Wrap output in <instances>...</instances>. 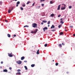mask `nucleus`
Instances as JSON below:
<instances>
[{"label": "nucleus", "mask_w": 75, "mask_h": 75, "mask_svg": "<svg viewBox=\"0 0 75 75\" xmlns=\"http://www.w3.org/2000/svg\"><path fill=\"white\" fill-rule=\"evenodd\" d=\"M32 27L34 28H35L37 26V24L35 23H33L32 25Z\"/></svg>", "instance_id": "f257e3e1"}, {"label": "nucleus", "mask_w": 75, "mask_h": 75, "mask_svg": "<svg viewBox=\"0 0 75 75\" xmlns=\"http://www.w3.org/2000/svg\"><path fill=\"white\" fill-rule=\"evenodd\" d=\"M17 64H21L22 63V62H21V61L19 60L17 61Z\"/></svg>", "instance_id": "f03ea898"}, {"label": "nucleus", "mask_w": 75, "mask_h": 75, "mask_svg": "<svg viewBox=\"0 0 75 75\" xmlns=\"http://www.w3.org/2000/svg\"><path fill=\"white\" fill-rule=\"evenodd\" d=\"M12 53H8V56L10 57H13V55H12Z\"/></svg>", "instance_id": "7ed1b4c3"}, {"label": "nucleus", "mask_w": 75, "mask_h": 75, "mask_svg": "<svg viewBox=\"0 0 75 75\" xmlns=\"http://www.w3.org/2000/svg\"><path fill=\"white\" fill-rule=\"evenodd\" d=\"M20 2L19 1L17 2L16 3L17 5H16V7H18V4H20Z\"/></svg>", "instance_id": "20e7f679"}, {"label": "nucleus", "mask_w": 75, "mask_h": 75, "mask_svg": "<svg viewBox=\"0 0 75 75\" xmlns=\"http://www.w3.org/2000/svg\"><path fill=\"white\" fill-rule=\"evenodd\" d=\"M48 29V28L47 27H45V28H43V31H45V30H47Z\"/></svg>", "instance_id": "39448f33"}, {"label": "nucleus", "mask_w": 75, "mask_h": 75, "mask_svg": "<svg viewBox=\"0 0 75 75\" xmlns=\"http://www.w3.org/2000/svg\"><path fill=\"white\" fill-rule=\"evenodd\" d=\"M60 7H61V5H59L58 6V8H57L58 10H60Z\"/></svg>", "instance_id": "423d86ee"}, {"label": "nucleus", "mask_w": 75, "mask_h": 75, "mask_svg": "<svg viewBox=\"0 0 75 75\" xmlns=\"http://www.w3.org/2000/svg\"><path fill=\"white\" fill-rule=\"evenodd\" d=\"M16 75H21V73L19 72H17L16 74Z\"/></svg>", "instance_id": "0eeeda50"}, {"label": "nucleus", "mask_w": 75, "mask_h": 75, "mask_svg": "<svg viewBox=\"0 0 75 75\" xmlns=\"http://www.w3.org/2000/svg\"><path fill=\"white\" fill-rule=\"evenodd\" d=\"M50 16L52 17H54V14L53 13L51 14L50 15Z\"/></svg>", "instance_id": "6e6552de"}, {"label": "nucleus", "mask_w": 75, "mask_h": 75, "mask_svg": "<svg viewBox=\"0 0 75 75\" xmlns=\"http://www.w3.org/2000/svg\"><path fill=\"white\" fill-rule=\"evenodd\" d=\"M3 72H8V71L7 70L5 69L3 70Z\"/></svg>", "instance_id": "1a4fd4ad"}, {"label": "nucleus", "mask_w": 75, "mask_h": 75, "mask_svg": "<svg viewBox=\"0 0 75 75\" xmlns=\"http://www.w3.org/2000/svg\"><path fill=\"white\" fill-rule=\"evenodd\" d=\"M38 31V29H36V30H35V31L34 32V34H35V33H36Z\"/></svg>", "instance_id": "9d476101"}, {"label": "nucleus", "mask_w": 75, "mask_h": 75, "mask_svg": "<svg viewBox=\"0 0 75 75\" xmlns=\"http://www.w3.org/2000/svg\"><path fill=\"white\" fill-rule=\"evenodd\" d=\"M54 25H52V26L51 27V28H55V26Z\"/></svg>", "instance_id": "9b49d317"}, {"label": "nucleus", "mask_w": 75, "mask_h": 75, "mask_svg": "<svg viewBox=\"0 0 75 75\" xmlns=\"http://www.w3.org/2000/svg\"><path fill=\"white\" fill-rule=\"evenodd\" d=\"M39 51H40V50H38L37 52V54H40V53L39 52Z\"/></svg>", "instance_id": "f8f14e48"}, {"label": "nucleus", "mask_w": 75, "mask_h": 75, "mask_svg": "<svg viewBox=\"0 0 75 75\" xmlns=\"http://www.w3.org/2000/svg\"><path fill=\"white\" fill-rule=\"evenodd\" d=\"M24 58H25L23 56L21 57V60H23V59H24Z\"/></svg>", "instance_id": "ddd939ff"}, {"label": "nucleus", "mask_w": 75, "mask_h": 75, "mask_svg": "<svg viewBox=\"0 0 75 75\" xmlns=\"http://www.w3.org/2000/svg\"><path fill=\"white\" fill-rule=\"evenodd\" d=\"M66 8L65 7H62L61 8V9L62 10H65Z\"/></svg>", "instance_id": "4468645a"}, {"label": "nucleus", "mask_w": 75, "mask_h": 75, "mask_svg": "<svg viewBox=\"0 0 75 75\" xmlns=\"http://www.w3.org/2000/svg\"><path fill=\"white\" fill-rule=\"evenodd\" d=\"M7 36H8V37H9V38H10V37H11V35L9 34H8Z\"/></svg>", "instance_id": "2eb2a0df"}, {"label": "nucleus", "mask_w": 75, "mask_h": 75, "mask_svg": "<svg viewBox=\"0 0 75 75\" xmlns=\"http://www.w3.org/2000/svg\"><path fill=\"white\" fill-rule=\"evenodd\" d=\"M63 34L64 33H63V32H62L59 33V35H63Z\"/></svg>", "instance_id": "dca6fc26"}, {"label": "nucleus", "mask_w": 75, "mask_h": 75, "mask_svg": "<svg viewBox=\"0 0 75 75\" xmlns=\"http://www.w3.org/2000/svg\"><path fill=\"white\" fill-rule=\"evenodd\" d=\"M42 21L43 23H46L47 22V21Z\"/></svg>", "instance_id": "f3484780"}, {"label": "nucleus", "mask_w": 75, "mask_h": 75, "mask_svg": "<svg viewBox=\"0 0 75 75\" xmlns=\"http://www.w3.org/2000/svg\"><path fill=\"white\" fill-rule=\"evenodd\" d=\"M50 4H53L54 3V2L53 1H51L50 2Z\"/></svg>", "instance_id": "a211bd4d"}, {"label": "nucleus", "mask_w": 75, "mask_h": 75, "mask_svg": "<svg viewBox=\"0 0 75 75\" xmlns=\"http://www.w3.org/2000/svg\"><path fill=\"white\" fill-rule=\"evenodd\" d=\"M11 10H10V9L8 11V13H11Z\"/></svg>", "instance_id": "6ab92c4d"}, {"label": "nucleus", "mask_w": 75, "mask_h": 75, "mask_svg": "<svg viewBox=\"0 0 75 75\" xmlns=\"http://www.w3.org/2000/svg\"><path fill=\"white\" fill-rule=\"evenodd\" d=\"M35 66V64H33L31 65V67H34Z\"/></svg>", "instance_id": "aec40b11"}, {"label": "nucleus", "mask_w": 75, "mask_h": 75, "mask_svg": "<svg viewBox=\"0 0 75 75\" xmlns=\"http://www.w3.org/2000/svg\"><path fill=\"white\" fill-rule=\"evenodd\" d=\"M64 18H61L60 19V21H64Z\"/></svg>", "instance_id": "412c9836"}, {"label": "nucleus", "mask_w": 75, "mask_h": 75, "mask_svg": "<svg viewBox=\"0 0 75 75\" xmlns=\"http://www.w3.org/2000/svg\"><path fill=\"white\" fill-rule=\"evenodd\" d=\"M64 22L62 21H60V23H61V24H64Z\"/></svg>", "instance_id": "4be33fe9"}, {"label": "nucleus", "mask_w": 75, "mask_h": 75, "mask_svg": "<svg viewBox=\"0 0 75 75\" xmlns=\"http://www.w3.org/2000/svg\"><path fill=\"white\" fill-rule=\"evenodd\" d=\"M59 47H62V45L61 44H59Z\"/></svg>", "instance_id": "5701e85b"}, {"label": "nucleus", "mask_w": 75, "mask_h": 75, "mask_svg": "<svg viewBox=\"0 0 75 75\" xmlns=\"http://www.w3.org/2000/svg\"><path fill=\"white\" fill-rule=\"evenodd\" d=\"M22 7H25V4H24V5H22Z\"/></svg>", "instance_id": "b1692460"}, {"label": "nucleus", "mask_w": 75, "mask_h": 75, "mask_svg": "<svg viewBox=\"0 0 75 75\" xmlns=\"http://www.w3.org/2000/svg\"><path fill=\"white\" fill-rule=\"evenodd\" d=\"M24 67L25 68V69L26 70H27V69H27V66H24Z\"/></svg>", "instance_id": "393cba45"}, {"label": "nucleus", "mask_w": 75, "mask_h": 75, "mask_svg": "<svg viewBox=\"0 0 75 75\" xmlns=\"http://www.w3.org/2000/svg\"><path fill=\"white\" fill-rule=\"evenodd\" d=\"M31 3V2L30 1H28L26 3L27 4H28L29 3Z\"/></svg>", "instance_id": "a878e982"}, {"label": "nucleus", "mask_w": 75, "mask_h": 75, "mask_svg": "<svg viewBox=\"0 0 75 75\" xmlns=\"http://www.w3.org/2000/svg\"><path fill=\"white\" fill-rule=\"evenodd\" d=\"M45 0H40V3H42V1H45Z\"/></svg>", "instance_id": "bb28decb"}, {"label": "nucleus", "mask_w": 75, "mask_h": 75, "mask_svg": "<svg viewBox=\"0 0 75 75\" xmlns=\"http://www.w3.org/2000/svg\"><path fill=\"white\" fill-rule=\"evenodd\" d=\"M17 72H20V71H21V70L19 69L17 70Z\"/></svg>", "instance_id": "cd10ccee"}, {"label": "nucleus", "mask_w": 75, "mask_h": 75, "mask_svg": "<svg viewBox=\"0 0 75 75\" xmlns=\"http://www.w3.org/2000/svg\"><path fill=\"white\" fill-rule=\"evenodd\" d=\"M25 27H29V26H28V25H25V26H24V28H25Z\"/></svg>", "instance_id": "c85d7f7f"}, {"label": "nucleus", "mask_w": 75, "mask_h": 75, "mask_svg": "<svg viewBox=\"0 0 75 75\" xmlns=\"http://www.w3.org/2000/svg\"><path fill=\"white\" fill-rule=\"evenodd\" d=\"M55 65H56V66H58V63H56L55 64Z\"/></svg>", "instance_id": "c756f323"}, {"label": "nucleus", "mask_w": 75, "mask_h": 75, "mask_svg": "<svg viewBox=\"0 0 75 75\" xmlns=\"http://www.w3.org/2000/svg\"><path fill=\"white\" fill-rule=\"evenodd\" d=\"M61 25H59L58 26V27L59 28H61Z\"/></svg>", "instance_id": "7c9ffc66"}, {"label": "nucleus", "mask_w": 75, "mask_h": 75, "mask_svg": "<svg viewBox=\"0 0 75 75\" xmlns=\"http://www.w3.org/2000/svg\"><path fill=\"white\" fill-rule=\"evenodd\" d=\"M2 2L1 1H0V5H2Z\"/></svg>", "instance_id": "2f4dec72"}, {"label": "nucleus", "mask_w": 75, "mask_h": 75, "mask_svg": "<svg viewBox=\"0 0 75 75\" xmlns=\"http://www.w3.org/2000/svg\"><path fill=\"white\" fill-rule=\"evenodd\" d=\"M21 10H23V7H21Z\"/></svg>", "instance_id": "473e14b6"}, {"label": "nucleus", "mask_w": 75, "mask_h": 75, "mask_svg": "<svg viewBox=\"0 0 75 75\" xmlns=\"http://www.w3.org/2000/svg\"><path fill=\"white\" fill-rule=\"evenodd\" d=\"M72 8V6H69V8L71 9Z\"/></svg>", "instance_id": "72a5a7b5"}, {"label": "nucleus", "mask_w": 75, "mask_h": 75, "mask_svg": "<svg viewBox=\"0 0 75 75\" xmlns=\"http://www.w3.org/2000/svg\"><path fill=\"white\" fill-rule=\"evenodd\" d=\"M50 24V21H48L47 24Z\"/></svg>", "instance_id": "f704fd0d"}, {"label": "nucleus", "mask_w": 75, "mask_h": 75, "mask_svg": "<svg viewBox=\"0 0 75 75\" xmlns=\"http://www.w3.org/2000/svg\"><path fill=\"white\" fill-rule=\"evenodd\" d=\"M45 47H47V44H45Z\"/></svg>", "instance_id": "c9c22d12"}, {"label": "nucleus", "mask_w": 75, "mask_h": 75, "mask_svg": "<svg viewBox=\"0 0 75 75\" xmlns=\"http://www.w3.org/2000/svg\"><path fill=\"white\" fill-rule=\"evenodd\" d=\"M70 28H73V26H69Z\"/></svg>", "instance_id": "e433bc0d"}, {"label": "nucleus", "mask_w": 75, "mask_h": 75, "mask_svg": "<svg viewBox=\"0 0 75 75\" xmlns=\"http://www.w3.org/2000/svg\"><path fill=\"white\" fill-rule=\"evenodd\" d=\"M61 15H58V17H61Z\"/></svg>", "instance_id": "4c0bfd02"}, {"label": "nucleus", "mask_w": 75, "mask_h": 75, "mask_svg": "<svg viewBox=\"0 0 75 75\" xmlns=\"http://www.w3.org/2000/svg\"><path fill=\"white\" fill-rule=\"evenodd\" d=\"M42 6L43 7H44V4H42Z\"/></svg>", "instance_id": "58836bf2"}, {"label": "nucleus", "mask_w": 75, "mask_h": 75, "mask_svg": "<svg viewBox=\"0 0 75 75\" xmlns=\"http://www.w3.org/2000/svg\"><path fill=\"white\" fill-rule=\"evenodd\" d=\"M52 31H53V32H54V31H55V30L54 29V30H52Z\"/></svg>", "instance_id": "ea45409f"}, {"label": "nucleus", "mask_w": 75, "mask_h": 75, "mask_svg": "<svg viewBox=\"0 0 75 75\" xmlns=\"http://www.w3.org/2000/svg\"><path fill=\"white\" fill-rule=\"evenodd\" d=\"M30 33H32V34H33V33H34V32L33 31H31Z\"/></svg>", "instance_id": "a19ab883"}, {"label": "nucleus", "mask_w": 75, "mask_h": 75, "mask_svg": "<svg viewBox=\"0 0 75 75\" xmlns=\"http://www.w3.org/2000/svg\"><path fill=\"white\" fill-rule=\"evenodd\" d=\"M9 69H10V70H11V69H12V68H11V67H10L9 68Z\"/></svg>", "instance_id": "79ce46f5"}, {"label": "nucleus", "mask_w": 75, "mask_h": 75, "mask_svg": "<svg viewBox=\"0 0 75 75\" xmlns=\"http://www.w3.org/2000/svg\"><path fill=\"white\" fill-rule=\"evenodd\" d=\"M34 4H35V3H33L32 5V6H34Z\"/></svg>", "instance_id": "37998d69"}, {"label": "nucleus", "mask_w": 75, "mask_h": 75, "mask_svg": "<svg viewBox=\"0 0 75 75\" xmlns=\"http://www.w3.org/2000/svg\"><path fill=\"white\" fill-rule=\"evenodd\" d=\"M62 5H64L65 7V6H66V5L64 4H62Z\"/></svg>", "instance_id": "c03bdc74"}, {"label": "nucleus", "mask_w": 75, "mask_h": 75, "mask_svg": "<svg viewBox=\"0 0 75 75\" xmlns=\"http://www.w3.org/2000/svg\"><path fill=\"white\" fill-rule=\"evenodd\" d=\"M27 61H24V62H27Z\"/></svg>", "instance_id": "a18cd8bd"}, {"label": "nucleus", "mask_w": 75, "mask_h": 75, "mask_svg": "<svg viewBox=\"0 0 75 75\" xmlns=\"http://www.w3.org/2000/svg\"><path fill=\"white\" fill-rule=\"evenodd\" d=\"M1 64H3V61L1 62Z\"/></svg>", "instance_id": "49530a36"}, {"label": "nucleus", "mask_w": 75, "mask_h": 75, "mask_svg": "<svg viewBox=\"0 0 75 75\" xmlns=\"http://www.w3.org/2000/svg\"><path fill=\"white\" fill-rule=\"evenodd\" d=\"M41 24H42V25H43V24H44V23H43L42 22L41 23Z\"/></svg>", "instance_id": "de8ad7c7"}, {"label": "nucleus", "mask_w": 75, "mask_h": 75, "mask_svg": "<svg viewBox=\"0 0 75 75\" xmlns=\"http://www.w3.org/2000/svg\"><path fill=\"white\" fill-rule=\"evenodd\" d=\"M13 37H16V35H13Z\"/></svg>", "instance_id": "09e8293b"}, {"label": "nucleus", "mask_w": 75, "mask_h": 75, "mask_svg": "<svg viewBox=\"0 0 75 75\" xmlns=\"http://www.w3.org/2000/svg\"><path fill=\"white\" fill-rule=\"evenodd\" d=\"M5 21V22H8V21L6 20Z\"/></svg>", "instance_id": "8fccbe9b"}, {"label": "nucleus", "mask_w": 75, "mask_h": 75, "mask_svg": "<svg viewBox=\"0 0 75 75\" xmlns=\"http://www.w3.org/2000/svg\"><path fill=\"white\" fill-rule=\"evenodd\" d=\"M62 45H65L64 44V43H62Z\"/></svg>", "instance_id": "3c124183"}, {"label": "nucleus", "mask_w": 75, "mask_h": 75, "mask_svg": "<svg viewBox=\"0 0 75 75\" xmlns=\"http://www.w3.org/2000/svg\"><path fill=\"white\" fill-rule=\"evenodd\" d=\"M13 10V8H12L11 9V11H12V10Z\"/></svg>", "instance_id": "603ef678"}, {"label": "nucleus", "mask_w": 75, "mask_h": 75, "mask_svg": "<svg viewBox=\"0 0 75 75\" xmlns=\"http://www.w3.org/2000/svg\"><path fill=\"white\" fill-rule=\"evenodd\" d=\"M64 28H65V30L66 29V28H67V27H65Z\"/></svg>", "instance_id": "864d4df0"}, {"label": "nucleus", "mask_w": 75, "mask_h": 75, "mask_svg": "<svg viewBox=\"0 0 75 75\" xmlns=\"http://www.w3.org/2000/svg\"><path fill=\"white\" fill-rule=\"evenodd\" d=\"M73 35V36H74V37H75V34H74Z\"/></svg>", "instance_id": "5fc2aeb1"}, {"label": "nucleus", "mask_w": 75, "mask_h": 75, "mask_svg": "<svg viewBox=\"0 0 75 75\" xmlns=\"http://www.w3.org/2000/svg\"><path fill=\"white\" fill-rule=\"evenodd\" d=\"M40 6H38V8H40Z\"/></svg>", "instance_id": "6e6d98bb"}, {"label": "nucleus", "mask_w": 75, "mask_h": 75, "mask_svg": "<svg viewBox=\"0 0 75 75\" xmlns=\"http://www.w3.org/2000/svg\"><path fill=\"white\" fill-rule=\"evenodd\" d=\"M67 74H68V73H69V72H67Z\"/></svg>", "instance_id": "4d7b16f0"}, {"label": "nucleus", "mask_w": 75, "mask_h": 75, "mask_svg": "<svg viewBox=\"0 0 75 75\" xmlns=\"http://www.w3.org/2000/svg\"><path fill=\"white\" fill-rule=\"evenodd\" d=\"M48 27H50V25H48Z\"/></svg>", "instance_id": "13d9d810"}, {"label": "nucleus", "mask_w": 75, "mask_h": 75, "mask_svg": "<svg viewBox=\"0 0 75 75\" xmlns=\"http://www.w3.org/2000/svg\"><path fill=\"white\" fill-rule=\"evenodd\" d=\"M65 31H67V30H65Z\"/></svg>", "instance_id": "bf43d9fd"}, {"label": "nucleus", "mask_w": 75, "mask_h": 75, "mask_svg": "<svg viewBox=\"0 0 75 75\" xmlns=\"http://www.w3.org/2000/svg\"><path fill=\"white\" fill-rule=\"evenodd\" d=\"M52 61L53 62H54V60H53Z\"/></svg>", "instance_id": "052dcab7"}, {"label": "nucleus", "mask_w": 75, "mask_h": 75, "mask_svg": "<svg viewBox=\"0 0 75 75\" xmlns=\"http://www.w3.org/2000/svg\"><path fill=\"white\" fill-rule=\"evenodd\" d=\"M15 1H17V0H15Z\"/></svg>", "instance_id": "680f3d73"}, {"label": "nucleus", "mask_w": 75, "mask_h": 75, "mask_svg": "<svg viewBox=\"0 0 75 75\" xmlns=\"http://www.w3.org/2000/svg\"><path fill=\"white\" fill-rule=\"evenodd\" d=\"M13 38H14V37H13Z\"/></svg>", "instance_id": "e2e57ef3"}]
</instances>
